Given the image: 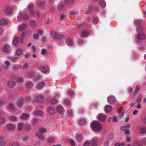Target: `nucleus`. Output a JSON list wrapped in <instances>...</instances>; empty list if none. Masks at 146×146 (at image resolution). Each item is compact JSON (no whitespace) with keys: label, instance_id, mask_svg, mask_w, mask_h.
Segmentation results:
<instances>
[{"label":"nucleus","instance_id":"obj_1","mask_svg":"<svg viewBox=\"0 0 146 146\" xmlns=\"http://www.w3.org/2000/svg\"><path fill=\"white\" fill-rule=\"evenodd\" d=\"M91 126L93 129L96 131L100 130L101 128L100 125L97 121H95L92 123Z\"/></svg>","mask_w":146,"mask_h":146},{"label":"nucleus","instance_id":"obj_2","mask_svg":"<svg viewBox=\"0 0 146 146\" xmlns=\"http://www.w3.org/2000/svg\"><path fill=\"white\" fill-rule=\"evenodd\" d=\"M24 102V99L22 98H21L18 99L16 103V104L18 107H21L23 105Z\"/></svg>","mask_w":146,"mask_h":146},{"label":"nucleus","instance_id":"obj_3","mask_svg":"<svg viewBox=\"0 0 146 146\" xmlns=\"http://www.w3.org/2000/svg\"><path fill=\"white\" fill-rule=\"evenodd\" d=\"M108 102L110 104H112L116 101L115 98L113 96H110L108 97Z\"/></svg>","mask_w":146,"mask_h":146},{"label":"nucleus","instance_id":"obj_4","mask_svg":"<svg viewBox=\"0 0 146 146\" xmlns=\"http://www.w3.org/2000/svg\"><path fill=\"white\" fill-rule=\"evenodd\" d=\"M47 111L50 115H54L55 113L54 109L51 107H48L47 108Z\"/></svg>","mask_w":146,"mask_h":146},{"label":"nucleus","instance_id":"obj_5","mask_svg":"<svg viewBox=\"0 0 146 146\" xmlns=\"http://www.w3.org/2000/svg\"><path fill=\"white\" fill-rule=\"evenodd\" d=\"M98 144V140L96 139H93L90 141V145L91 146H97Z\"/></svg>","mask_w":146,"mask_h":146},{"label":"nucleus","instance_id":"obj_6","mask_svg":"<svg viewBox=\"0 0 146 146\" xmlns=\"http://www.w3.org/2000/svg\"><path fill=\"white\" fill-rule=\"evenodd\" d=\"M57 111L59 113H62L64 110L63 106L61 105H58L56 108Z\"/></svg>","mask_w":146,"mask_h":146},{"label":"nucleus","instance_id":"obj_7","mask_svg":"<svg viewBox=\"0 0 146 146\" xmlns=\"http://www.w3.org/2000/svg\"><path fill=\"white\" fill-rule=\"evenodd\" d=\"M15 125L13 124L10 123L7 125L6 128L8 130H12L14 129Z\"/></svg>","mask_w":146,"mask_h":146},{"label":"nucleus","instance_id":"obj_8","mask_svg":"<svg viewBox=\"0 0 146 146\" xmlns=\"http://www.w3.org/2000/svg\"><path fill=\"white\" fill-rule=\"evenodd\" d=\"M48 70V67L46 66H42L40 69L41 71L44 73H46Z\"/></svg>","mask_w":146,"mask_h":146},{"label":"nucleus","instance_id":"obj_9","mask_svg":"<svg viewBox=\"0 0 146 146\" xmlns=\"http://www.w3.org/2000/svg\"><path fill=\"white\" fill-rule=\"evenodd\" d=\"M34 114L37 116H40L43 114V113L42 111L40 110H36L34 112Z\"/></svg>","mask_w":146,"mask_h":146},{"label":"nucleus","instance_id":"obj_10","mask_svg":"<svg viewBox=\"0 0 146 146\" xmlns=\"http://www.w3.org/2000/svg\"><path fill=\"white\" fill-rule=\"evenodd\" d=\"M145 35L143 34H139L137 36V38L139 40H142L145 38Z\"/></svg>","mask_w":146,"mask_h":146},{"label":"nucleus","instance_id":"obj_11","mask_svg":"<svg viewBox=\"0 0 146 146\" xmlns=\"http://www.w3.org/2000/svg\"><path fill=\"white\" fill-rule=\"evenodd\" d=\"M5 13L7 14H9L11 13L12 11L10 7H5Z\"/></svg>","mask_w":146,"mask_h":146},{"label":"nucleus","instance_id":"obj_12","mask_svg":"<svg viewBox=\"0 0 146 146\" xmlns=\"http://www.w3.org/2000/svg\"><path fill=\"white\" fill-rule=\"evenodd\" d=\"M36 101L38 102H41L43 101V97L41 95H40L37 96L36 98Z\"/></svg>","mask_w":146,"mask_h":146},{"label":"nucleus","instance_id":"obj_13","mask_svg":"<svg viewBox=\"0 0 146 146\" xmlns=\"http://www.w3.org/2000/svg\"><path fill=\"white\" fill-rule=\"evenodd\" d=\"M29 115L28 114L24 113L22 115L20 118L22 120H26L29 117Z\"/></svg>","mask_w":146,"mask_h":146},{"label":"nucleus","instance_id":"obj_14","mask_svg":"<svg viewBox=\"0 0 146 146\" xmlns=\"http://www.w3.org/2000/svg\"><path fill=\"white\" fill-rule=\"evenodd\" d=\"M51 34L52 36L54 38L58 39L59 38V36L58 34L55 32H52Z\"/></svg>","mask_w":146,"mask_h":146},{"label":"nucleus","instance_id":"obj_15","mask_svg":"<svg viewBox=\"0 0 146 146\" xmlns=\"http://www.w3.org/2000/svg\"><path fill=\"white\" fill-rule=\"evenodd\" d=\"M26 86L27 88H30L33 87V85L31 82H26Z\"/></svg>","mask_w":146,"mask_h":146},{"label":"nucleus","instance_id":"obj_16","mask_svg":"<svg viewBox=\"0 0 146 146\" xmlns=\"http://www.w3.org/2000/svg\"><path fill=\"white\" fill-rule=\"evenodd\" d=\"M16 54L18 56H20L22 54V50L20 48L17 49L16 51Z\"/></svg>","mask_w":146,"mask_h":146},{"label":"nucleus","instance_id":"obj_17","mask_svg":"<svg viewBox=\"0 0 146 146\" xmlns=\"http://www.w3.org/2000/svg\"><path fill=\"white\" fill-rule=\"evenodd\" d=\"M98 118L100 121H103L105 119V116L104 115H99L98 116Z\"/></svg>","mask_w":146,"mask_h":146},{"label":"nucleus","instance_id":"obj_18","mask_svg":"<svg viewBox=\"0 0 146 146\" xmlns=\"http://www.w3.org/2000/svg\"><path fill=\"white\" fill-rule=\"evenodd\" d=\"M5 64L4 67L6 69H7L10 65V63L8 61H5Z\"/></svg>","mask_w":146,"mask_h":146},{"label":"nucleus","instance_id":"obj_19","mask_svg":"<svg viewBox=\"0 0 146 146\" xmlns=\"http://www.w3.org/2000/svg\"><path fill=\"white\" fill-rule=\"evenodd\" d=\"M3 51L6 53H8L10 51L9 46H5L3 48Z\"/></svg>","mask_w":146,"mask_h":146},{"label":"nucleus","instance_id":"obj_20","mask_svg":"<svg viewBox=\"0 0 146 146\" xmlns=\"http://www.w3.org/2000/svg\"><path fill=\"white\" fill-rule=\"evenodd\" d=\"M8 58L9 60H11L12 61L14 62H16L18 59L17 57L10 56L9 57H8Z\"/></svg>","mask_w":146,"mask_h":146},{"label":"nucleus","instance_id":"obj_21","mask_svg":"<svg viewBox=\"0 0 146 146\" xmlns=\"http://www.w3.org/2000/svg\"><path fill=\"white\" fill-rule=\"evenodd\" d=\"M15 83L14 82L11 81L9 82L8 84V86L9 87H12L15 85Z\"/></svg>","mask_w":146,"mask_h":146},{"label":"nucleus","instance_id":"obj_22","mask_svg":"<svg viewBox=\"0 0 146 146\" xmlns=\"http://www.w3.org/2000/svg\"><path fill=\"white\" fill-rule=\"evenodd\" d=\"M123 108V107L122 106L121 107V108L118 111V112L119 113L120 112H121L120 114L119 115V117L120 118H121L123 115L124 112L122 111V109Z\"/></svg>","mask_w":146,"mask_h":146},{"label":"nucleus","instance_id":"obj_23","mask_svg":"<svg viewBox=\"0 0 146 146\" xmlns=\"http://www.w3.org/2000/svg\"><path fill=\"white\" fill-rule=\"evenodd\" d=\"M139 85H137V86L133 92V94L135 95L137 94L139 92Z\"/></svg>","mask_w":146,"mask_h":146},{"label":"nucleus","instance_id":"obj_24","mask_svg":"<svg viewBox=\"0 0 146 146\" xmlns=\"http://www.w3.org/2000/svg\"><path fill=\"white\" fill-rule=\"evenodd\" d=\"M105 109L107 112H109L111 110L112 107L110 106H108L106 107Z\"/></svg>","mask_w":146,"mask_h":146},{"label":"nucleus","instance_id":"obj_25","mask_svg":"<svg viewBox=\"0 0 146 146\" xmlns=\"http://www.w3.org/2000/svg\"><path fill=\"white\" fill-rule=\"evenodd\" d=\"M66 42L68 46L72 45V41L70 39L68 38L66 40Z\"/></svg>","mask_w":146,"mask_h":146},{"label":"nucleus","instance_id":"obj_26","mask_svg":"<svg viewBox=\"0 0 146 146\" xmlns=\"http://www.w3.org/2000/svg\"><path fill=\"white\" fill-rule=\"evenodd\" d=\"M146 132V128L145 127H141L140 128V133L141 134H143Z\"/></svg>","mask_w":146,"mask_h":146},{"label":"nucleus","instance_id":"obj_27","mask_svg":"<svg viewBox=\"0 0 146 146\" xmlns=\"http://www.w3.org/2000/svg\"><path fill=\"white\" fill-rule=\"evenodd\" d=\"M99 5L100 6L103 7H104L106 6L105 2L103 1H101L99 2Z\"/></svg>","mask_w":146,"mask_h":146},{"label":"nucleus","instance_id":"obj_28","mask_svg":"<svg viewBox=\"0 0 146 146\" xmlns=\"http://www.w3.org/2000/svg\"><path fill=\"white\" fill-rule=\"evenodd\" d=\"M24 129L26 131H28L31 129V126L28 124H26L24 127Z\"/></svg>","mask_w":146,"mask_h":146},{"label":"nucleus","instance_id":"obj_29","mask_svg":"<svg viewBox=\"0 0 146 146\" xmlns=\"http://www.w3.org/2000/svg\"><path fill=\"white\" fill-rule=\"evenodd\" d=\"M143 142L141 141H137L135 143L137 144L138 146H142L143 145Z\"/></svg>","mask_w":146,"mask_h":146},{"label":"nucleus","instance_id":"obj_30","mask_svg":"<svg viewBox=\"0 0 146 146\" xmlns=\"http://www.w3.org/2000/svg\"><path fill=\"white\" fill-rule=\"evenodd\" d=\"M44 85V83L42 82L38 84L37 86V88L39 89H41Z\"/></svg>","mask_w":146,"mask_h":146},{"label":"nucleus","instance_id":"obj_31","mask_svg":"<svg viewBox=\"0 0 146 146\" xmlns=\"http://www.w3.org/2000/svg\"><path fill=\"white\" fill-rule=\"evenodd\" d=\"M26 28V26L25 24H23L21 25L19 29L21 31H22L25 29Z\"/></svg>","mask_w":146,"mask_h":146},{"label":"nucleus","instance_id":"obj_32","mask_svg":"<svg viewBox=\"0 0 146 146\" xmlns=\"http://www.w3.org/2000/svg\"><path fill=\"white\" fill-rule=\"evenodd\" d=\"M86 123V120L84 119H82L79 120V123L81 125H83Z\"/></svg>","mask_w":146,"mask_h":146},{"label":"nucleus","instance_id":"obj_33","mask_svg":"<svg viewBox=\"0 0 146 146\" xmlns=\"http://www.w3.org/2000/svg\"><path fill=\"white\" fill-rule=\"evenodd\" d=\"M113 137V133H111L109 134L107 136L106 138L107 140L111 139H112Z\"/></svg>","mask_w":146,"mask_h":146},{"label":"nucleus","instance_id":"obj_34","mask_svg":"<svg viewBox=\"0 0 146 146\" xmlns=\"http://www.w3.org/2000/svg\"><path fill=\"white\" fill-rule=\"evenodd\" d=\"M7 21L6 20L4 19H2L0 21V24L1 25H4L7 23Z\"/></svg>","mask_w":146,"mask_h":146},{"label":"nucleus","instance_id":"obj_35","mask_svg":"<svg viewBox=\"0 0 146 146\" xmlns=\"http://www.w3.org/2000/svg\"><path fill=\"white\" fill-rule=\"evenodd\" d=\"M24 126L23 124L22 123H19L18 124V129L20 130Z\"/></svg>","mask_w":146,"mask_h":146},{"label":"nucleus","instance_id":"obj_36","mask_svg":"<svg viewBox=\"0 0 146 146\" xmlns=\"http://www.w3.org/2000/svg\"><path fill=\"white\" fill-rule=\"evenodd\" d=\"M33 5H29V9L30 11V12H31V14L32 15H34V12H32V9H33Z\"/></svg>","mask_w":146,"mask_h":146},{"label":"nucleus","instance_id":"obj_37","mask_svg":"<svg viewBox=\"0 0 146 146\" xmlns=\"http://www.w3.org/2000/svg\"><path fill=\"white\" fill-rule=\"evenodd\" d=\"M88 33L87 31H84L82 33V35L83 37L87 36L88 35Z\"/></svg>","mask_w":146,"mask_h":146},{"label":"nucleus","instance_id":"obj_38","mask_svg":"<svg viewBox=\"0 0 146 146\" xmlns=\"http://www.w3.org/2000/svg\"><path fill=\"white\" fill-rule=\"evenodd\" d=\"M21 65L20 64L15 65L13 66V69L15 70H18L20 68Z\"/></svg>","mask_w":146,"mask_h":146},{"label":"nucleus","instance_id":"obj_39","mask_svg":"<svg viewBox=\"0 0 146 146\" xmlns=\"http://www.w3.org/2000/svg\"><path fill=\"white\" fill-rule=\"evenodd\" d=\"M19 39L18 37L15 38L13 41V44L15 45H16L19 41Z\"/></svg>","mask_w":146,"mask_h":146},{"label":"nucleus","instance_id":"obj_40","mask_svg":"<svg viewBox=\"0 0 146 146\" xmlns=\"http://www.w3.org/2000/svg\"><path fill=\"white\" fill-rule=\"evenodd\" d=\"M99 22V19L97 17H94L93 19V22L95 24H97Z\"/></svg>","mask_w":146,"mask_h":146},{"label":"nucleus","instance_id":"obj_41","mask_svg":"<svg viewBox=\"0 0 146 146\" xmlns=\"http://www.w3.org/2000/svg\"><path fill=\"white\" fill-rule=\"evenodd\" d=\"M31 26L32 27H34L36 25L35 22L33 21H31L30 24Z\"/></svg>","mask_w":146,"mask_h":146},{"label":"nucleus","instance_id":"obj_42","mask_svg":"<svg viewBox=\"0 0 146 146\" xmlns=\"http://www.w3.org/2000/svg\"><path fill=\"white\" fill-rule=\"evenodd\" d=\"M39 35L38 34L35 33L33 37L35 39L38 40L39 39Z\"/></svg>","mask_w":146,"mask_h":146},{"label":"nucleus","instance_id":"obj_43","mask_svg":"<svg viewBox=\"0 0 146 146\" xmlns=\"http://www.w3.org/2000/svg\"><path fill=\"white\" fill-rule=\"evenodd\" d=\"M38 119H33L32 123L33 124L35 125L37 124L38 123Z\"/></svg>","mask_w":146,"mask_h":146},{"label":"nucleus","instance_id":"obj_44","mask_svg":"<svg viewBox=\"0 0 146 146\" xmlns=\"http://www.w3.org/2000/svg\"><path fill=\"white\" fill-rule=\"evenodd\" d=\"M70 144L72 146H74L76 145V143L73 140H70Z\"/></svg>","mask_w":146,"mask_h":146},{"label":"nucleus","instance_id":"obj_45","mask_svg":"<svg viewBox=\"0 0 146 146\" xmlns=\"http://www.w3.org/2000/svg\"><path fill=\"white\" fill-rule=\"evenodd\" d=\"M64 4L63 3H60L58 6V8L59 10H61L63 7Z\"/></svg>","mask_w":146,"mask_h":146},{"label":"nucleus","instance_id":"obj_46","mask_svg":"<svg viewBox=\"0 0 146 146\" xmlns=\"http://www.w3.org/2000/svg\"><path fill=\"white\" fill-rule=\"evenodd\" d=\"M37 136L39 137V139L42 140L44 139V136L40 134V133H38L37 134Z\"/></svg>","mask_w":146,"mask_h":146},{"label":"nucleus","instance_id":"obj_47","mask_svg":"<svg viewBox=\"0 0 146 146\" xmlns=\"http://www.w3.org/2000/svg\"><path fill=\"white\" fill-rule=\"evenodd\" d=\"M21 18L24 20L26 19H28V16L26 14H23L21 15Z\"/></svg>","mask_w":146,"mask_h":146},{"label":"nucleus","instance_id":"obj_48","mask_svg":"<svg viewBox=\"0 0 146 146\" xmlns=\"http://www.w3.org/2000/svg\"><path fill=\"white\" fill-rule=\"evenodd\" d=\"M142 98V97L141 95H139L138 96L137 98L136 101L137 102H138L141 101V100Z\"/></svg>","mask_w":146,"mask_h":146},{"label":"nucleus","instance_id":"obj_49","mask_svg":"<svg viewBox=\"0 0 146 146\" xmlns=\"http://www.w3.org/2000/svg\"><path fill=\"white\" fill-rule=\"evenodd\" d=\"M143 28L141 26H139L137 29V32L142 31L143 30Z\"/></svg>","mask_w":146,"mask_h":146},{"label":"nucleus","instance_id":"obj_50","mask_svg":"<svg viewBox=\"0 0 146 146\" xmlns=\"http://www.w3.org/2000/svg\"><path fill=\"white\" fill-rule=\"evenodd\" d=\"M92 10V7L91 6L88 7V9L86 11V13L87 14H88Z\"/></svg>","mask_w":146,"mask_h":146},{"label":"nucleus","instance_id":"obj_51","mask_svg":"<svg viewBox=\"0 0 146 146\" xmlns=\"http://www.w3.org/2000/svg\"><path fill=\"white\" fill-rule=\"evenodd\" d=\"M46 131V130L43 128L40 129L39 130V132L41 133H43L45 132Z\"/></svg>","mask_w":146,"mask_h":146},{"label":"nucleus","instance_id":"obj_52","mask_svg":"<svg viewBox=\"0 0 146 146\" xmlns=\"http://www.w3.org/2000/svg\"><path fill=\"white\" fill-rule=\"evenodd\" d=\"M10 119L11 121H17V119L14 116H10Z\"/></svg>","mask_w":146,"mask_h":146},{"label":"nucleus","instance_id":"obj_53","mask_svg":"<svg viewBox=\"0 0 146 146\" xmlns=\"http://www.w3.org/2000/svg\"><path fill=\"white\" fill-rule=\"evenodd\" d=\"M76 139L78 141H80L81 140L82 137L81 135H78L76 137Z\"/></svg>","mask_w":146,"mask_h":146},{"label":"nucleus","instance_id":"obj_54","mask_svg":"<svg viewBox=\"0 0 146 146\" xmlns=\"http://www.w3.org/2000/svg\"><path fill=\"white\" fill-rule=\"evenodd\" d=\"M54 138L53 137H51L48 139V141L49 143H51L53 142L54 141Z\"/></svg>","mask_w":146,"mask_h":146},{"label":"nucleus","instance_id":"obj_55","mask_svg":"<svg viewBox=\"0 0 146 146\" xmlns=\"http://www.w3.org/2000/svg\"><path fill=\"white\" fill-rule=\"evenodd\" d=\"M12 146H19V144L17 142H13L12 143Z\"/></svg>","mask_w":146,"mask_h":146},{"label":"nucleus","instance_id":"obj_56","mask_svg":"<svg viewBox=\"0 0 146 146\" xmlns=\"http://www.w3.org/2000/svg\"><path fill=\"white\" fill-rule=\"evenodd\" d=\"M74 2V0H65L66 3H72Z\"/></svg>","mask_w":146,"mask_h":146},{"label":"nucleus","instance_id":"obj_57","mask_svg":"<svg viewBox=\"0 0 146 146\" xmlns=\"http://www.w3.org/2000/svg\"><path fill=\"white\" fill-rule=\"evenodd\" d=\"M48 53V52L45 49H43L42 52V54H46Z\"/></svg>","mask_w":146,"mask_h":146},{"label":"nucleus","instance_id":"obj_58","mask_svg":"<svg viewBox=\"0 0 146 146\" xmlns=\"http://www.w3.org/2000/svg\"><path fill=\"white\" fill-rule=\"evenodd\" d=\"M5 121V119L2 117H0V124L3 123Z\"/></svg>","mask_w":146,"mask_h":146},{"label":"nucleus","instance_id":"obj_59","mask_svg":"<svg viewBox=\"0 0 146 146\" xmlns=\"http://www.w3.org/2000/svg\"><path fill=\"white\" fill-rule=\"evenodd\" d=\"M64 103L65 104L68 105H69L70 104V102L69 100H65L64 101Z\"/></svg>","mask_w":146,"mask_h":146},{"label":"nucleus","instance_id":"obj_60","mask_svg":"<svg viewBox=\"0 0 146 146\" xmlns=\"http://www.w3.org/2000/svg\"><path fill=\"white\" fill-rule=\"evenodd\" d=\"M57 102L56 100L55 99H53L51 100V103L52 104H55Z\"/></svg>","mask_w":146,"mask_h":146},{"label":"nucleus","instance_id":"obj_61","mask_svg":"<svg viewBox=\"0 0 146 146\" xmlns=\"http://www.w3.org/2000/svg\"><path fill=\"white\" fill-rule=\"evenodd\" d=\"M90 144L88 141L85 142L83 144L84 146H89Z\"/></svg>","mask_w":146,"mask_h":146},{"label":"nucleus","instance_id":"obj_62","mask_svg":"<svg viewBox=\"0 0 146 146\" xmlns=\"http://www.w3.org/2000/svg\"><path fill=\"white\" fill-rule=\"evenodd\" d=\"M108 140L105 141L104 143V146H108L109 145V142L108 141Z\"/></svg>","mask_w":146,"mask_h":146},{"label":"nucleus","instance_id":"obj_63","mask_svg":"<svg viewBox=\"0 0 146 146\" xmlns=\"http://www.w3.org/2000/svg\"><path fill=\"white\" fill-rule=\"evenodd\" d=\"M9 108L10 109L13 110L14 109L13 104H10L9 105Z\"/></svg>","mask_w":146,"mask_h":146},{"label":"nucleus","instance_id":"obj_64","mask_svg":"<svg viewBox=\"0 0 146 146\" xmlns=\"http://www.w3.org/2000/svg\"><path fill=\"white\" fill-rule=\"evenodd\" d=\"M67 94L68 95L71 96H72L73 94V92L70 90H69L67 92Z\"/></svg>","mask_w":146,"mask_h":146}]
</instances>
